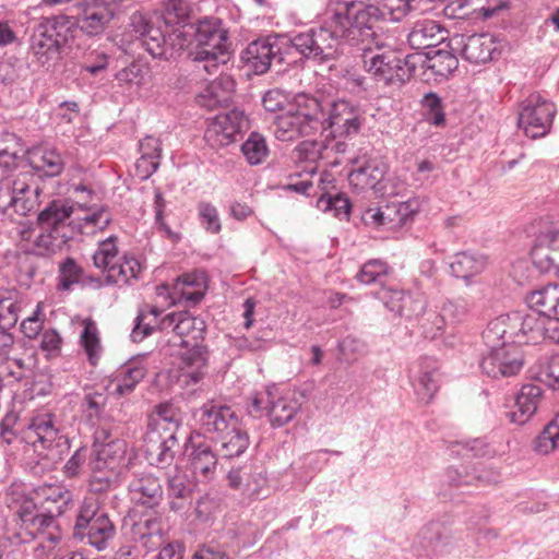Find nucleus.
<instances>
[{
	"mask_svg": "<svg viewBox=\"0 0 559 559\" xmlns=\"http://www.w3.org/2000/svg\"><path fill=\"white\" fill-rule=\"evenodd\" d=\"M289 43L299 55L320 63L336 59L343 44H368L346 2L337 3L321 25L294 35Z\"/></svg>",
	"mask_w": 559,
	"mask_h": 559,
	"instance_id": "f257e3e1",
	"label": "nucleus"
},
{
	"mask_svg": "<svg viewBox=\"0 0 559 559\" xmlns=\"http://www.w3.org/2000/svg\"><path fill=\"white\" fill-rule=\"evenodd\" d=\"M188 16L189 7L186 1L167 0L163 11L165 28L142 12L131 15L130 27L138 35L141 46L153 58L169 59L190 43V34L183 24Z\"/></svg>",
	"mask_w": 559,
	"mask_h": 559,
	"instance_id": "f03ea898",
	"label": "nucleus"
},
{
	"mask_svg": "<svg viewBox=\"0 0 559 559\" xmlns=\"http://www.w3.org/2000/svg\"><path fill=\"white\" fill-rule=\"evenodd\" d=\"M325 109L322 100L313 96L299 95L294 104L277 115L273 121V133L280 141H295L310 136L324 129Z\"/></svg>",
	"mask_w": 559,
	"mask_h": 559,
	"instance_id": "7ed1b4c3",
	"label": "nucleus"
},
{
	"mask_svg": "<svg viewBox=\"0 0 559 559\" xmlns=\"http://www.w3.org/2000/svg\"><path fill=\"white\" fill-rule=\"evenodd\" d=\"M73 206L64 200L50 201L37 215L39 230L33 242V255L50 258L61 252L72 238L70 217Z\"/></svg>",
	"mask_w": 559,
	"mask_h": 559,
	"instance_id": "20e7f679",
	"label": "nucleus"
},
{
	"mask_svg": "<svg viewBox=\"0 0 559 559\" xmlns=\"http://www.w3.org/2000/svg\"><path fill=\"white\" fill-rule=\"evenodd\" d=\"M74 41L73 16L66 14L40 17L29 38V50L45 66L60 58Z\"/></svg>",
	"mask_w": 559,
	"mask_h": 559,
	"instance_id": "39448f33",
	"label": "nucleus"
},
{
	"mask_svg": "<svg viewBox=\"0 0 559 559\" xmlns=\"http://www.w3.org/2000/svg\"><path fill=\"white\" fill-rule=\"evenodd\" d=\"M362 50L365 70L377 81L385 85L401 86L407 82L416 69L418 55L402 57L397 51L380 50V45L374 40L364 46H356Z\"/></svg>",
	"mask_w": 559,
	"mask_h": 559,
	"instance_id": "423d86ee",
	"label": "nucleus"
},
{
	"mask_svg": "<svg viewBox=\"0 0 559 559\" xmlns=\"http://www.w3.org/2000/svg\"><path fill=\"white\" fill-rule=\"evenodd\" d=\"M197 47L190 52L191 60L199 70L215 73L219 66L230 59V43L227 31L217 19H203L194 27Z\"/></svg>",
	"mask_w": 559,
	"mask_h": 559,
	"instance_id": "0eeeda50",
	"label": "nucleus"
},
{
	"mask_svg": "<svg viewBox=\"0 0 559 559\" xmlns=\"http://www.w3.org/2000/svg\"><path fill=\"white\" fill-rule=\"evenodd\" d=\"M24 438L43 455L48 467L56 465L70 449L69 439L61 433L56 416L45 409L28 418Z\"/></svg>",
	"mask_w": 559,
	"mask_h": 559,
	"instance_id": "6e6552de",
	"label": "nucleus"
},
{
	"mask_svg": "<svg viewBox=\"0 0 559 559\" xmlns=\"http://www.w3.org/2000/svg\"><path fill=\"white\" fill-rule=\"evenodd\" d=\"M116 535V526L108 513L99 506L98 500L91 496L85 497L79 507L73 537L85 543L98 551L108 548Z\"/></svg>",
	"mask_w": 559,
	"mask_h": 559,
	"instance_id": "1a4fd4ad",
	"label": "nucleus"
},
{
	"mask_svg": "<svg viewBox=\"0 0 559 559\" xmlns=\"http://www.w3.org/2000/svg\"><path fill=\"white\" fill-rule=\"evenodd\" d=\"M369 3L346 2L358 24L365 40H374L373 25L378 21L400 22L412 11L419 9V0H368Z\"/></svg>",
	"mask_w": 559,
	"mask_h": 559,
	"instance_id": "9d476101",
	"label": "nucleus"
},
{
	"mask_svg": "<svg viewBox=\"0 0 559 559\" xmlns=\"http://www.w3.org/2000/svg\"><path fill=\"white\" fill-rule=\"evenodd\" d=\"M41 189L28 174L7 176L0 181V207L2 214L12 210L26 216L38 209Z\"/></svg>",
	"mask_w": 559,
	"mask_h": 559,
	"instance_id": "9b49d317",
	"label": "nucleus"
},
{
	"mask_svg": "<svg viewBox=\"0 0 559 559\" xmlns=\"http://www.w3.org/2000/svg\"><path fill=\"white\" fill-rule=\"evenodd\" d=\"M123 0H84L75 4L76 19L73 17L74 38L81 31L88 37L102 35L116 15L118 4Z\"/></svg>",
	"mask_w": 559,
	"mask_h": 559,
	"instance_id": "f8f14e48",
	"label": "nucleus"
},
{
	"mask_svg": "<svg viewBox=\"0 0 559 559\" xmlns=\"http://www.w3.org/2000/svg\"><path fill=\"white\" fill-rule=\"evenodd\" d=\"M296 392H287L276 397L270 391L252 396L248 407L249 414L261 417L266 414L273 427H283L294 419L301 407Z\"/></svg>",
	"mask_w": 559,
	"mask_h": 559,
	"instance_id": "ddd939ff",
	"label": "nucleus"
},
{
	"mask_svg": "<svg viewBox=\"0 0 559 559\" xmlns=\"http://www.w3.org/2000/svg\"><path fill=\"white\" fill-rule=\"evenodd\" d=\"M323 103L325 109L324 129L328 136L346 139L358 134L364 123V115L360 108L345 99Z\"/></svg>",
	"mask_w": 559,
	"mask_h": 559,
	"instance_id": "4468645a",
	"label": "nucleus"
},
{
	"mask_svg": "<svg viewBox=\"0 0 559 559\" xmlns=\"http://www.w3.org/2000/svg\"><path fill=\"white\" fill-rule=\"evenodd\" d=\"M282 47L283 38L278 35L261 37L247 46L241 52V59L255 74H264L274 61H284Z\"/></svg>",
	"mask_w": 559,
	"mask_h": 559,
	"instance_id": "2eb2a0df",
	"label": "nucleus"
},
{
	"mask_svg": "<svg viewBox=\"0 0 559 559\" xmlns=\"http://www.w3.org/2000/svg\"><path fill=\"white\" fill-rule=\"evenodd\" d=\"M181 346L191 347L182 350L178 357V383L190 386L201 382L209 373V350L206 346L193 343L188 340L181 341Z\"/></svg>",
	"mask_w": 559,
	"mask_h": 559,
	"instance_id": "dca6fc26",
	"label": "nucleus"
},
{
	"mask_svg": "<svg viewBox=\"0 0 559 559\" xmlns=\"http://www.w3.org/2000/svg\"><path fill=\"white\" fill-rule=\"evenodd\" d=\"M248 128V119L240 110L217 115L204 132L205 142L215 150L236 141V136Z\"/></svg>",
	"mask_w": 559,
	"mask_h": 559,
	"instance_id": "f3484780",
	"label": "nucleus"
},
{
	"mask_svg": "<svg viewBox=\"0 0 559 559\" xmlns=\"http://www.w3.org/2000/svg\"><path fill=\"white\" fill-rule=\"evenodd\" d=\"M524 361V349L521 344H504L501 349H488L480 361V368L489 377H511L520 372Z\"/></svg>",
	"mask_w": 559,
	"mask_h": 559,
	"instance_id": "a211bd4d",
	"label": "nucleus"
},
{
	"mask_svg": "<svg viewBox=\"0 0 559 559\" xmlns=\"http://www.w3.org/2000/svg\"><path fill=\"white\" fill-rule=\"evenodd\" d=\"M193 417L204 433L213 435L216 438L230 429H236L240 423L231 407L214 401H209L195 409Z\"/></svg>",
	"mask_w": 559,
	"mask_h": 559,
	"instance_id": "6ab92c4d",
	"label": "nucleus"
},
{
	"mask_svg": "<svg viewBox=\"0 0 559 559\" xmlns=\"http://www.w3.org/2000/svg\"><path fill=\"white\" fill-rule=\"evenodd\" d=\"M524 318L516 314L513 319L510 316L499 317L490 321L483 332V340L488 349L504 348V344H522L524 334Z\"/></svg>",
	"mask_w": 559,
	"mask_h": 559,
	"instance_id": "aec40b11",
	"label": "nucleus"
},
{
	"mask_svg": "<svg viewBox=\"0 0 559 559\" xmlns=\"http://www.w3.org/2000/svg\"><path fill=\"white\" fill-rule=\"evenodd\" d=\"M450 47L471 63H486L497 50L496 41L489 34H455L450 39Z\"/></svg>",
	"mask_w": 559,
	"mask_h": 559,
	"instance_id": "412c9836",
	"label": "nucleus"
},
{
	"mask_svg": "<svg viewBox=\"0 0 559 559\" xmlns=\"http://www.w3.org/2000/svg\"><path fill=\"white\" fill-rule=\"evenodd\" d=\"M555 115L552 103L542 99L539 95H530L526 99V138L538 139L548 134Z\"/></svg>",
	"mask_w": 559,
	"mask_h": 559,
	"instance_id": "4be33fe9",
	"label": "nucleus"
},
{
	"mask_svg": "<svg viewBox=\"0 0 559 559\" xmlns=\"http://www.w3.org/2000/svg\"><path fill=\"white\" fill-rule=\"evenodd\" d=\"M178 440L173 432L163 433L159 429H151L144 439L145 457L151 465L164 468L169 466L175 457Z\"/></svg>",
	"mask_w": 559,
	"mask_h": 559,
	"instance_id": "5701e85b",
	"label": "nucleus"
},
{
	"mask_svg": "<svg viewBox=\"0 0 559 559\" xmlns=\"http://www.w3.org/2000/svg\"><path fill=\"white\" fill-rule=\"evenodd\" d=\"M128 490L134 503L146 507L157 506L164 493L160 479L151 472L133 473Z\"/></svg>",
	"mask_w": 559,
	"mask_h": 559,
	"instance_id": "b1692460",
	"label": "nucleus"
},
{
	"mask_svg": "<svg viewBox=\"0 0 559 559\" xmlns=\"http://www.w3.org/2000/svg\"><path fill=\"white\" fill-rule=\"evenodd\" d=\"M414 389L419 400L428 403L439 390L440 373L437 361L421 357L413 367Z\"/></svg>",
	"mask_w": 559,
	"mask_h": 559,
	"instance_id": "393cba45",
	"label": "nucleus"
},
{
	"mask_svg": "<svg viewBox=\"0 0 559 559\" xmlns=\"http://www.w3.org/2000/svg\"><path fill=\"white\" fill-rule=\"evenodd\" d=\"M227 480L231 489L250 499L258 498L266 485L264 474L247 465L230 469L227 474Z\"/></svg>",
	"mask_w": 559,
	"mask_h": 559,
	"instance_id": "a878e982",
	"label": "nucleus"
},
{
	"mask_svg": "<svg viewBox=\"0 0 559 559\" xmlns=\"http://www.w3.org/2000/svg\"><path fill=\"white\" fill-rule=\"evenodd\" d=\"M160 330H171L180 337L190 336L194 343L199 344V341L203 340L205 323L188 311L171 312L160 320Z\"/></svg>",
	"mask_w": 559,
	"mask_h": 559,
	"instance_id": "bb28decb",
	"label": "nucleus"
},
{
	"mask_svg": "<svg viewBox=\"0 0 559 559\" xmlns=\"http://www.w3.org/2000/svg\"><path fill=\"white\" fill-rule=\"evenodd\" d=\"M207 285L203 273H189L179 277L171 293L173 302H185L187 306L199 304L205 295Z\"/></svg>",
	"mask_w": 559,
	"mask_h": 559,
	"instance_id": "cd10ccee",
	"label": "nucleus"
},
{
	"mask_svg": "<svg viewBox=\"0 0 559 559\" xmlns=\"http://www.w3.org/2000/svg\"><path fill=\"white\" fill-rule=\"evenodd\" d=\"M234 92V79L227 74H219L198 95L197 100L200 106L212 110L221 106H227Z\"/></svg>",
	"mask_w": 559,
	"mask_h": 559,
	"instance_id": "c85d7f7f",
	"label": "nucleus"
},
{
	"mask_svg": "<svg viewBox=\"0 0 559 559\" xmlns=\"http://www.w3.org/2000/svg\"><path fill=\"white\" fill-rule=\"evenodd\" d=\"M147 364L143 357L133 358L122 365L112 378L116 385L115 394L119 396L132 393L135 386L146 377Z\"/></svg>",
	"mask_w": 559,
	"mask_h": 559,
	"instance_id": "c756f323",
	"label": "nucleus"
},
{
	"mask_svg": "<svg viewBox=\"0 0 559 559\" xmlns=\"http://www.w3.org/2000/svg\"><path fill=\"white\" fill-rule=\"evenodd\" d=\"M386 174V165L379 159H369L348 175L349 182L360 190L371 189L382 192V181Z\"/></svg>",
	"mask_w": 559,
	"mask_h": 559,
	"instance_id": "7c9ffc66",
	"label": "nucleus"
},
{
	"mask_svg": "<svg viewBox=\"0 0 559 559\" xmlns=\"http://www.w3.org/2000/svg\"><path fill=\"white\" fill-rule=\"evenodd\" d=\"M528 308L536 312L539 319L559 320V285H547L526 296Z\"/></svg>",
	"mask_w": 559,
	"mask_h": 559,
	"instance_id": "2f4dec72",
	"label": "nucleus"
},
{
	"mask_svg": "<svg viewBox=\"0 0 559 559\" xmlns=\"http://www.w3.org/2000/svg\"><path fill=\"white\" fill-rule=\"evenodd\" d=\"M443 39V27L432 20L417 21L407 35V41L413 49L435 47Z\"/></svg>",
	"mask_w": 559,
	"mask_h": 559,
	"instance_id": "473e14b6",
	"label": "nucleus"
},
{
	"mask_svg": "<svg viewBox=\"0 0 559 559\" xmlns=\"http://www.w3.org/2000/svg\"><path fill=\"white\" fill-rule=\"evenodd\" d=\"M35 495L41 500L47 512L62 515L73 501L72 492L59 484H44L35 489Z\"/></svg>",
	"mask_w": 559,
	"mask_h": 559,
	"instance_id": "72a5a7b5",
	"label": "nucleus"
},
{
	"mask_svg": "<svg viewBox=\"0 0 559 559\" xmlns=\"http://www.w3.org/2000/svg\"><path fill=\"white\" fill-rule=\"evenodd\" d=\"M559 249V230L547 228L536 239L531 250L533 264L540 272H548L554 265L550 250Z\"/></svg>",
	"mask_w": 559,
	"mask_h": 559,
	"instance_id": "f704fd0d",
	"label": "nucleus"
},
{
	"mask_svg": "<svg viewBox=\"0 0 559 559\" xmlns=\"http://www.w3.org/2000/svg\"><path fill=\"white\" fill-rule=\"evenodd\" d=\"M162 523L157 518L143 516L132 522L130 534L135 542H141L143 547L153 550L162 543Z\"/></svg>",
	"mask_w": 559,
	"mask_h": 559,
	"instance_id": "c9c22d12",
	"label": "nucleus"
},
{
	"mask_svg": "<svg viewBox=\"0 0 559 559\" xmlns=\"http://www.w3.org/2000/svg\"><path fill=\"white\" fill-rule=\"evenodd\" d=\"M217 465V457L212 447L205 442L192 444L189 452V466L194 476L210 478Z\"/></svg>",
	"mask_w": 559,
	"mask_h": 559,
	"instance_id": "e433bc0d",
	"label": "nucleus"
},
{
	"mask_svg": "<svg viewBox=\"0 0 559 559\" xmlns=\"http://www.w3.org/2000/svg\"><path fill=\"white\" fill-rule=\"evenodd\" d=\"M28 163L36 171L55 177L62 173L64 163L60 154L52 148L36 147L28 153Z\"/></svg>",
	"mask_w": 559,
	"mask_h": 559,
	"instance_id": "4c0bfd02",
	"label": "nucleus"
},
{
	"mask_svg": "<svg viewBox=\"0 0 559 559\" xmlns=\"http://www.w3.org/2000/svg\"><path fill=\"white\" fill-rule=\"evenodd\" d=\"M485 2H487V0H454L445 7V13L453 17L477 14L487 20L495 16L496 13L503 8L502 1L488 7Z\"/></svg>",
	"mask_w": 559,
	"mask_h": 559,
	"instance_id": "58836bf2",
	"label": "nucleus"
},
{
	"mask_svg": "<svg viewBox=\"0 0 559 559\" xmlns=\"http://www.w3.org/2000/svg\"><path fill=\"white\" fill-rule=\"evenodd\" d=\"M486 265L487 260L483 254L464 251L455 254L450 267L457 278L468 280L481 273Z\"/></svg>",
	"mask_w": 559,
	"mask_h": 559,
	"instance_id": "ea45409f",
	"label": "nucleus"
},
{
	"mask_svg": "<svg viewBox=\"0 0 559 559\" xmlns=\"http://www.w3.org/2000/svg\"><path fill=\"white\" fill-rule=\"evenodd\" d=\"M193 491V485L188 477L177 472L168 478L167 493L170 499L169 507L173 511L183 510Z\"/></svg>",
	"mask_w": 559,
	"mask_h": 559,
	"instance_id": "a19ab883",
	"label": "nucleus"
},
{
	"mask_svg": "<svg viewBox=\"0 0 559 559\" xmlns=\"http://www.w3.org/2000/svg\"><path fill=\"white\" fill-rule=\"evenodd\" d=\"M84 267L73 258L66 257L58 263L57 290L70 292L83 280Z\"/></svg>",
	"mask_w": 559,
	"mask_h": 559,
	"instance_id": "79ce46f5",
	"label": "nucleus"
},
{
	"mask_svg": "<svg viewBox=\"0 0 559 559\" xmlns=\"http://www.w3.org/2000/svg\"><path fill=\"white\" fill-rule=\"evenodd\" d=\"M221 442V452L224 457L231 459L240 456L249 447L250 440L241 423L236 429H230L217 438Z\"/></svg>",
	"mask_w": 559,
	"mask_h": 559,
	"instance_id": "37998d69",
	"label": "nucleus"
},
{
	"mask_svg": "<svg viewBox=\"0 0 559 559\" xmlns=\"http://www.w3.org/2000/svg\"><path fill=\"white\" fill-rule=\"evenodd\" d=\"M117 242L118 238L116 236L99 241L92 255L94 266L106 275L109 274V269L114 267L120 258Z\"/></svg>",
	"mask_w": 559,
	"mask_h": 559,
	"instance_id": "c03bdc74",
	"label": "nucleus"
},
{
	"mask_svg": "<svg viewBox=\"0 0 559 559\" xmlns=\"http://www.w3.org/2000/svg\"><path fill=\"white\" fill-rule=\"evenodd\" d=\"M142 271L141 263L133 257L122 255L114 267L109 269L106 275L107 284H129L136 280Z\"/></svg>",
	"mask_w": 559,
	"mask_h": 559,
	"instance_id": "a18cd8bd",
	"label": "nucleus"
},
{
	"mask_svg": "<svg viewBox=\"0 0 559 559\" xmlns=\"http://www.w3.org/2000/svg\"><path fill=\"white\" fill-rule=\"evenodd\" d=\"M531 314L526 313V341L537 343L539 340H549L554 343H559V320L556 319H536L534 325H531Z\"/></svg>",
	"mask_w": 559,
	"mask_h": 559,
	"instance_id": "49530a36",
	"label": "nucleus"
},
{
	"mask_svg": "<svg viewBox=\"0 0 559 559\" xmlns=\"http://www.w3.org/2000/svg\"><path fill=\"white\" fill-rule=\"evenodd\" d=\"M459 60L454 53L449 50H436L431 56L424 60V67L439 78H448L457 69Z\"/></svg>",
	"mask_w": 559,
	"mask_h": 559,
	"instance_id": "de8ad7c7",
	"label": "nucleus"
},
{
	"mask_svg": "<svg viewBox=\"0 0 559 559\" xmlns=\"http://www.w3.org/2000/svg\"><path fill=\"white\" fill-rule=\"evenodd\" d=\"M80 342L87 356L88 362L92 366H96L100 359L103 347L100 344L98 329L94 321L86 320L84 322Z\"/></svg>",
	"mask_w": 559,
	"mask_h": 559,
	"instance_id": "09e8293b",
	"label": "nucleus"
},
{
	"mask_svg": "<svg viewBox=\"0 0 559 559\" xmlns=\"http://www.w3.org/2000/svg\"><path fill=\"white\" fill-rule=\"evenodd\" d=\"M159 314L160 311L156 307H147V310H141L131 332L132 340L141 342L144 337L151 335L156 328L160 330Z\"/></svg>",
	"mask_w": 559,
	"mask_h": 559,
	"instance_id": "8fccbe9b",
	"label": "nucleus"
},
{
	"mask_svg": "<svg viewBox=\"0 0 559 559\" xmlns=\"http://www.w3.org/2000/svg\"><path fill=\"white\" fill-rule=\"evenodd\" d=\"M241 152L250 165H259L269 155V147L263 135L252 132L242 143Z\"/></svg>",
	"mask_w": 559,
	"mask_h": 559,
	"instance_id": "3c124183",
	"label": "nucleus"
},
{
	"mask_svg": "<svg viewBox=\"0 0 559 559\" xmlns=\"http://www.w3.org/2000/svg\"><path fill=\"white\" fill-rule=\"evenodd\" d=\"M20 151V139L8 130H0V167H14Z\"/></svg>",
	"mask_w": 559,
	"mask_h": 559,
	"instance_id": "603ef678",
	"label": "nucleus"
},
{
	"mask_svg": "<svg viewBox=\"0 0 559 559\" xmlns=\"http://www.w3.org/2000/svg\"><path fill=\"white\" fill-rule=\"evenodd\" d=\"M559 448V414L549 421L534 442V451L548 454Z\"/></svg>",
	"mask_w": 559,
	"mask_h": 559,
	"instance_id": "864d4df0",
	"label": "nucleus"
},
{
	"mask_svg": "<svg viewBox=\"0 0 559 559\" xmlns=\"http://www.w3.org/2000/svg\"><path fill=\"white\" fill-rule=\"evenodd\" d=\"M414 213L408 202H392L384 206L385 228L395 230L406 224Z\"/></svg>",
	"mask_w": 559,
	"mask_h": 559,
	"instance_id": "5fc2aeb1",
	"label": "nucleus"
},
{
	"mask_svg": "<svg viewBox=\"0 0 559 559\" xmlns=\"http://www.w3.org/2000/svg\"><path fill=\"white\" fill-rule=\"evenodd\" d=\"M420 105L425 110L426 120L433 126L440 127L445 122V115L441 98L433 92L426 93Z\"/></svg>",
	"mask_w": 559,
	"mask_h": 559,
	"instance_id": "6e6d98bb",
	"label": "nucleus"
},
{
	"mask_svg": "<svg viewBox=\"0 0 559 559\" xmlns=\"http://www.w3.org/2000/svg\"><path fill=\"white\" fill-rule=\"evenodd\" d=\"M317 207L322 212H331L334 216L347 217L349 214V200L343 194L323 193L317 201Z\"/></svg>",
	"mask_w": 559,
	"mask_h": 559,
	"instance_id": "4d7b16f0",
	"label": "nucleus"
},
{
	"mask_svg": "<svg viewBox=\"0 0 559 559\" xmlns=\"http://www.w3.org/2000/svg\"><path fill=\"white\" fill-rule=\"evenodd\" d=\"M156 414L153 429H159L163 433L173 432L176 436L180 426L176 411L168 404H160L157 406Z\"/></svg>",
	"mask_w": 559,
	"mask_h": 559,
	"instance_id": "13d9d810",
	"label": "nucleus"
},
{
	"mask_svg": "<svg viewBox=\"0 0 559 559\" xmlns=\"http://www.w3.org/2000/svg\"><path fill=\"white\" fill-rule=\"evenodd\" d=\"M389 272L388 264L379 259L367 261L357 273L356 278L366 285L377 283Z\"/></svg>",
	"mask_w": 559,
	"mask_h": 559,
	"instance_id": "bf43d9fd",
	"label": "nucleus"
},
{
	"mask_svg": "<svg viewBox=\"0 0 559 559\" xmlns=\"http://www.w3.org/2000/svg\"><path fill=\"white\" fill-rule=\"evenodd\" d=\"M37 229L28 221H22L13 229V237L19 247L29 255H33V242L36 240Z\"/></svg>",
	"mask_w": 559,
	"mask_h": 559,
	"instance_id": "052dcab7",
	"label": "nucleus"
},
{
	"mask_svg": "<svg viewBox=\"0 0 559 559\" xmlns=\"http://www.w3.org/2000/svg\"><path fill=\"white\" fill-rule=\"evenodd\" d=\"M198 214L204 229L211 234H218L222 230L219 214L215 205L201 201L198 204Z\"/></svg>",
	"mask_w": 559,
	"mask_h": 559,
	"instance_id": "680f3d73",
	"label": "nucleus"
},
{
	"mask_svg": "<svg viewBox=\"0 0 559 559\" xmlns=\"http://www.w3.org/2000/svg\"><path fill=\"white\" fill-rule=\"evenodd\" d=\"M448 322L440 311H427L421 319V329L426 338L435 340L442 335Z\"/></svg>",
	"mask_w": 559,
	"mask_h": 559,
	"instance_id": "e2e57ef3",
	"label": "nucleus"
},
{
	"mask_svg": "<svg viewBox=\"0 0 559 559\" xmlns=\"http://www.w3.org/2000/svg\"><path fill=\"white\" fill-rule=\"evenodd\" d=\"M43 310V302H38L33 313L21 322V331L25 337L33 340L41 332L45 320Z\"/></svg>",
	"mask_w": 559,
	"mask_h": 559,
	"instance_id": "0e129e2a",
	"label": "nucleus"
},
{
	"mask_svg": "<svg viewBox=\"0 0 559 559\" xmlns=\"http://www.w3.org/2000/svg\"><path fill=\"white\" fill-rule=\"evenodd\" d=\"M107 404V396L102 392L86 393L83 400L84 412L88 420L98 419Z\"/></svg>",
	"mask_w": 559,
	"mask_h": 559,
	"instance_id": "69168bd1",
	"label": "nucleus"
},
{
	"mask_svg": "<svg viewBox=\"0 0 559 559\" xmlns=\"http://www.w3.org/2000/svg\"><path fill=\"white\" fill-rule=\"evenodd\" d=\"M532 377L547 382L554 389H559V355H554L542 366V370Z\"/></svg>",
	"mask_w": 559,
	"mask_h": 559,
	"instance_id": "338daca9",
	"label": "nucleus"
},
{
	"mask_svg": "<svg viewBox=\"0 0 559 559\" xmlns=\"http://www.w3.org/2000/svg\"><path fill=\"white\" fill-rule=\"evenodd\" d=\"M440 312L448 324L462 322L467 314V305L464 300H448L440 308Z\"/></svg>",
	"mask_w": 559,
	"mask_h": 559,
	"instance_id": "774afa93",
	"label": "nucleus"
}]
</instances>
